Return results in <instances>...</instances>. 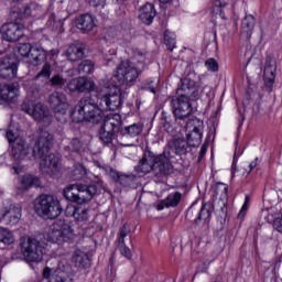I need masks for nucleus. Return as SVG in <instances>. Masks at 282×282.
Wrapping results in <instances>:
<instances>
[{
    "instance_id": "nucleus-55",
    "label": "nucleus",
    "mask_w": 282,
    "mask_h": 282,
    "mask_svg": "<svg viewBox=\"0 0 282 282\" xmlns=\"http://www.w3.org/2000/svg\"><path fill=\"white\" fill-rule=\"evenodd\" d=\"M147 91H150L151 94H156L158 89L156 86L153 84V80H150L144 87Z\"/></svg>"
},
{
    "instance_id": "nucleus-56",
    "label": "nucleus",
    "mask_w": 282,
    "mask_h": 282,
    "mask_svg": "<svg viewBox=\"0 0 282 282\" xmlns=\"http://www.w3.org/2000/svg\"><path fill=\"white\" fill-rule=\"evenodd\" d=\"M197 213H199V210L195 209V205H192L188 210H187V214H186V217H189V219H194L197 217Z\"/></svg>"
},
{
    "instance_id": "nucleus-49",
    "label": "nucleus",
    "mask_w": 282,
    "mask_h": 282,
    "mask_svg": "<svg viewBox=\"0 0 282 282\" xmlns=\"http://www.w3.org/2000/svg\"><path fill=\"white\" fill-rule=\"evenodd\" d=\"M205 67L207 72H219V63H217V59L210 57L205 62Z\"/></svg>"
},
{
    "instance_id": "nucleus-52",
    "label": "nucleus",
    "mask_w": 282,
    "mask_h": 282,
    "mask_svg": "<svg viewBox=\"0 0 282 282\" xmlns=\"http://www.w3.org/2000/svg\"><path fill=\"white\" fill-rule=\"evenodd\" d=\"M250 206V196H246L245 198V203L238 214V217H243L246 215V213L248 212V207Z\"/></svg>"
},
{
    "instance_id": "nucleus-34",
    "label": "nucleus",
    "mask_w": 282,
    "mask_h": 282,
    "mask_svg": "<svg viewBox=\"0 0 282 282\" xmlns=\"http://www.w3.org/2000/svg\"><path fill=\"white\" fill-rule=\"evenodd\" d=\"M66 56L72 63H75V61H80V58L85 56V48L78 45H70L67 50Z\"/></svg>"
},
{
    "instance_id": "nucleus-28",
    "label": "nucleus",
    "mask_w": 282,
    "mask_h": 282,
    "mask_svg": "<svg viewBox=\"0 0 282 282\" xmlns=\"http://www.w3.org/2000/svg\"><path fill=\"white\" fill-rule=\"evenodd\" d=\"M213 213H215V205L212 202L203 203L198 213H196V217L194 218L195 224H199V221L210 224Z\"/></svg>"
},
{
    "instance_id": "nucleus-26",
    "label": "nucleus",
    "mask_w": 282,
    "mask_h": 282,
    "mask_svg": "<svg viewBox=\"0 0 282 282\" xmlns=\"http://www.w3.org/2000/svg\"><path fill=\"white\" fill-rule=\"evenodd\" d=\"M274 78H276V62L272 57H268L263 70L264 85L272 87Z\"/></svg>"
},
{
    "instance_id": "nucleus-17",
    "label": "nucleus",
    "mask_w": 282,
    "mask_h": 282,
    "mask_svg": "<svg viewBox=\"0 0 282 282\" xmlns=\"http://www.w3.org/2000/svg\"><path fill=\"white\" fill-rule=\"evenodd\" d=\"M19 72V62L14 57H2L0 58V78L3 80H12L17 78Z\"/></svg>"
},
{
    "instance_id": "nucleus-36",
    "label": "nucleus",
    "mask_w": 282,
    "mask_h": 282,
    "mask_svg": "<svg viewBox=\"0 0 282 282\" xmlns=\"http://www.w3.org/2000/svg\"><path fill=\"white\" fill-rule=\"evenodd\" d=\"M87 175V169L83 164H76L70 172V180H73V182H80V180H85Z\"/></svg>"
},
{
    "instance_id": "nucleus-64",
    "label": "nucleus",
    "mask_w": 282,
    "mask_h": 282,
    "mask_svg": "<svg viewBox=\"0 0 282 282\" xmlns=\"http://www.w3.org/2000/svg\"><path fill=\"white\" fill-rule=\"evenodd\" d=\"M243 120H245V119L242 118V121L240 122V124H243Z\"/></svg>"
},
{
    "instance_id": "nucleus-59",
    "label": "nucleus",
    "mask_w": 282,
    "mask_h": 282,
    "mask_svg": "<svg viewBox=\"0 0 282 282\" xmlns=\"http://www.w3.org/2000/svg\"><path fill=\"white\" fill-rule=\"evenodd\" d=\"M207 151H208V148L206 147V144H203L202 148H200L198 162H202V158H204V155H206Z\"/></svg>"
},
{
    "instance_id": "nucleus-47",
    "label": "nucleus",
    "mask_w": 282,
    "mask_h": 282,
    "mask_svg": "<svg viewBox=\"0 0 282 282\" xmlns=\"http://www.w3.org/2000/svg\"><path fill=\"white\" fill-rule=\"evenodd\" d=\"M19 96V83L11 84V90H9L8 99L4 102H15Z\"/></svg>"
},
{
    "instance_id": "nucleus-58",
    "label": "nucleus",
    "mask_w": 282,
    "mask_h": 282,
    "mask_svg": "<svg viewBox=\"0 0 282 282\" xmlns=\"http://www.w3.org/2000/svg\"><path fill=\"white\" fill-rule=\"evenodd\" d=\"M163 129L164 131H166V133H171V131H173V126L171 124V122L164 120Z\"/></svg>"
},
{
    "instance_id": "nucleus-30",
    "label": "nucleus",
    "mask_w": 282,
    "mask_h": 282,
    "mask_svg": "<svg viewBox=\"0 0 282 282\" xmlns=\"http://www.w3.org/2000/svg\"><path fill=\"white\" fill-rule=\"evenodd\" d=\"M76 26L82 32H91L96 28V20L91 14L85 13L76 19Z\"/></svg>"
},
{
    "instance_id": "nucleus-50",
    "label": "nucleus",
    "mask_w": 282,
    "mask_h": 282,
    "mask_svg": "<svg viewBox=\"0 0 282 282\" xmlns=\"http://www.w3.org/2000/svg\"><path fill=\"white\" fill-rule=\"evenodd\" d=\"M12 89V84H9V85H3L1 88H0V98L1 100H7L9 97V94H10V90Z\"/></svg>"
},
{
    "instance_id": "nucleus-41",
    "label": "nucleus",
    "mask_w": 282,
    "mask_h": 282,
    "mask_svg": "<svg viewBox=\"0 0 282 282\" xmlns=\"http://www.w3.org/2000/svg\"><path fill=\"white\" fill-rule=\"evenodd\" d=\"M14 241H17L14 234H12L8 228L0 227V243H4V246H12Z\"/></svg>"
},
{
    "instance_id": "nucleus-22",
    "label": "nucleus",
    "mask_w": 282,
    "mask_h": 282,
    "mask_svg": "<svg viewBox=\"0 0 282 282\" xmlns=\"http://www.w3.org/2000/svg\"><path fill=\"white\" fill-rule=\"evenodd\" d=\"M21 109L24 111V113L32 116V118H34V120L37 122H41L43 118H47V111L45 110V106L43 104L34 105L30 101H24L21 105Z\"/></svg>"
},
{
    "instance_id": "nucleus-33",
    "label": "nucleus",
    "mask_w": 282,
    "mask_h": 282,
    "mask_svg": "<svg viewBox=\"0 0 282 282\" xmlns=\"http://www.w3.org/2000/svg\"><path fill=\"white\" fill-rule=\"evenodd\" d=\"M213 14H216V17H220L223 21H227L228 18L226 17V14H228V2H221V0H214Z\"/></svg>"
},
{
    "instance_id": "nucleus-14",
    "label": "nucleus",
    "mask_w": 282,
    "mask_h": 282,
    "mask_svg": "<svg viewBox=\"0 0 282 282\" xmlns=\"http://www.w3.org/2000/svg\"><path fill=\"white\" fill-rule=\"evenodd\" d=\"M171 105L176 120H187V118H191V113H193L191 99L178 95V97L172 98Z\"/></svg>"
},
{
    "instance_id": "nucleus-7",
    "label": "nucleus",
    "mask_w": 282,
    "mask_h": 282,
    "mask_svg": "<svg viewBox=\"0 0 282 282\" xmlns=\"http://www.w3.org/2000/svg\"><path fill=\"white\" fill-rule=\"evenodd\" d=\"M35 212L45 219H56L63 213V207L54 195L41 194L35 204Z\"/></svg>"
},
{
    "instance_id": "nucleus-5",
    "label": "nucleus",
    "mask_w": 282,
    "mask_h": 282,
    "mask_svg": "<svg viewBox=\"0 0 282 282\" xmlns=\"http://www.w3.org/2000/svg\"><path fill=\"white\" fill-rule=\"evenodd\" d=\"M20 250L26 263H41L47 250V242L39 237H23L20 240Z\"/></svg>"
},
{
    "instance_id": "nucleus-16",
    "label": "nucleus",
    "mask_w": 282,
    "mask_h": 282,
    "mask_svg": "<svg viewBox=\"0 0 282 282\" xmlns=\"http://www.w3.org/2000/svg\"><path fill=\"white\" fill-rule=\"evenodd\" d=\"M99 102L104 111H117V109H120L122 107V93L120 88L113 87V90L104 95Z\"/></svg>"
},
{
    "instance_id": "nucleus-37",
    "label": "nucleus",
    "mask_w": 282,
    "mask_h": 282,
    "mask_svg": "<svg viewBox=\"0 0 282 282\" xmlns=\"http://www.w3.org/2000/svg\"><path fill=\"white\" fill-rule=\"evenodd\" d=\"M165 206L166 208H177L180 206V202H182V193L174 192L170 193L165 198Z\"/></svg>"
},
{
    "instance_id": "nucleus-54",
    "label": "nucleus",
    "mask_w": 282,
    "mask_h": 282,
    "mask_svg": "<svg viewBox=\"0 0 282 282\" xmlns=\"http://www.w3.org/2000/svg\"><path fill=\"white\" fill-rule=\"evenodd\" d=\"M218 217H220V219H224V221H226V217H228V205H226V203H223V206L218 212Z\"/></svg>"
},
{
    "instance_id": "nucleus-6",
    "label": "nucleus",
    "mask_w": 282,
    "mask_h": 282,
    "mask_svg": "<svg viewBox=\"0 0 282 282\" xmlns=\"http://www.w3.org/2000/svg\"><path fill=\"white\" fill-rule=\"evenodd\" d=\"M98 186H102V183L97 182V185L70 184L64 188L63 196L67 202L82 205L94 199V195L98 193Z\"/></svg>"
},
{
    "instance_id": "nucleus-46",
    "label": "nucleus",
    "mask_w": 282,
    "mask_h": 282,
    "mask_svg": "<svg viewBox=\"0 0 282 282\" xmlns=\"http://www.w3.org/2000/svg\"><path fill=\"white\" fill-rule=\"evenodd\" d=\"M48 83L51 87H64V85L67 83V79L62 77L61 74H56L52 77H50Z\"/></svg>"
},
{
    "instance_id": "nucleus-8",
    "label": "nucleus",
    "mask_w": 282,
    "mask_h": 282,
    "mask_svg": "<svg viewBox=\"0 0 282 282\" xmlns=\"http://www.w3.org/2000/svg\"><path fill=\"white\" fill-rule=\"evenodd\" d=\"M102 122L99 130V139L104 144H111L115 138L118 140V133L120 132V127H122V117L120 115L107 116Z\"/></svg>"
},
{
    "instance_id": "nucleus-60",
    "label": "nucleus",
    "mask_w": 282,
    "mask_h": 282,
    "mask_svg": "<svg viewBox=\"0 0 282 282\" xmlns=\"http://www.w3.org/2000/svg\"><path fill=\"white\" fill-rule=\"evenodd\" d=\"M166 208V203L164 199L160 200L156 205V210H164Z\"/></svg>"
},
{
    "instance_id": "nucleus-24",
    "label": "nucleus",
    "mask_w": 282,
    "mask_h": 282,
    "mask_svg": "<svg viewBox=\"0 0 282 282\" xmlns=\"http://www.w3.org/2000/svg\"><path fill=\"white\" fill-rule=\"evenodd\" d=\"M130 232L131 227L129 224L124 223L119 229V234L117 236V247L120 250L122 257H126L127 259H131V249H129V247H127L124 243V238H127Z\"/></svg>"
},
{
    "instance_id": "nucleus-31",
    "label": "nucleus",
    "mask_w": 282,
    "mask_h": 282,
    "mask_svg": "<svg viewBox=\"0 0 282 282\" xmlns=\"http://www.w3.org/2000/svg\"><path fill=\"white\" fill-rule=\"evenodd\" d=\"M34 4H25L22 9L20 8H12L11 9V17L14 21H21L22 19H28V17H32V7Z\"/></svg>"
},
{
    "instance_id": "nucleus-2",
    "label": "nucleus",
    "mask_w": 282,
    "mask_h": 282,
    "mask_svg": "<svg viewBox=\"0 0 282 282\" xmlns=\"http://www.w3.org/2000/svg\"><path fill=\"white\" fill-rule=\"evenodd\" d=\"M134 171L141 175L153 173L155 177H166L173 173V164L164 153L155 154L152 151H147L134 166Z\"/></svg>"
},
{
    "instance_id": "nucleus-48",
    "label": "nucleus",
    "mask_w": 282,
    "mask_h": 282,
    "mask_svg": "<svg viewBox=\"0 0 282 282\" xmlns=\"http://www.w3.org/2000/svg\"><path fill=\"white\" fill-rule=\"evenodd\" d=\"M32 45L30 43H22L18 46V54L22 57L30 58Z\"/></svg>"
},
{
    "instance_id": "nucleus-25",
    "label": "nucleus",
    "mask_w": 282,
    "mask_h": 282,
    "mask_svg": "<svg viewBox=\"0 0 282 282\" xmlns=\"http://www.w3.org/2000/svg\"><path fill=\"white\" fill-rule=\"evenodd\" d=\"M110 177H112L115 182H118L120 186H123V188H133L135 186V181L138 180L135 174H124L115 170L110 171Z\"/></svg>"
},
{
    "instance_id": "nucleus-57",
    "label": "nucleus",
    "mask_w": 282,
    "mask_h": 282,
    "mask_svg": "<svg viewBox=\"0 0 282 282\" xmlns=\"http://www.w3.org/2000/svg\"><path fill=\"white\" fill-rule=\"evenodd\" d=\"M259 161V158H256L248 166L247 173H252L254 169H257V162Z\"/></svg>"
},
{
    "instance_id": "nucleus-12",
    "label": "nucleus",
    "mask_w": 282,
    "mask_h": 282,
    "mask_svg": "<svg viewBox=\"0 0 282 282\" xmlns=\"http://www.w3.org/2000/svg\"><path fill=\"white\" fill-rule=\"evenodd\" d=\"M185 127L189 133L186 134L188 147H199L202 144V138L204 137V121L197 117H192L186 121Z\"/></svg>"
},
{
    "instance_id": "nucleus-4",
    "label": "nucleus",
    "mask_w": 282,
    "mask_h": 282,
    "mask_svg": "<svg viewBox=\"0 0 282 282\" xmlns=\"http://www.w3.org/2000/svg\"><path fill=\"white\" fill-rule=\"evenodd\" d=\"M72 117L74 122H91L93 124H100L107 118L100 101L96 102L91 97L82 98L75 106Z\"/></svg>"
},
{
    "instance_id": "nucleus-62",
    "label": "nucleus",
    "mask_w": 282,
    "mask_h": 282,
    "mask_svg": "<svg viewBox=\"0 0 282 282\" xmlns=\"http://www.w3.org/2000/svg\"><path fill=\"white\" fill-rule=\"evenodd\" d=\"M15 175H19V167H13Z\"/></svg>"
},
{
    "instance_id": "nucleus-10",
    "label": "nucleus",
    "mask_w": 282,
    "mask_h": 282,
    "mask_svg": "<svg viewBox=\"0 0 282 282\" xmlns=\"http://www.w3.org/2000/svg\"><path fill=\"white\" fill-rule=\"evenodd\" d=\"M206 87L196 84L191 78H184L181 80V85L176 89L177 96H181L187 100H199Z\"/></svg>"
},
{
    "instance_id": "nucleus-39",
    "label": "nucleus",
    "mask_w": 282,
    "mask_h": 282,
    "mask_svg": "<svg viewBox=\"0 0 282 282\" xmlns=\"http://www.w3.org/2000/svg\"><path fill=\"white\" fill-rule=\"evenodd\" d=\"M212 191L215 197H220V199L228 198V185L226 183L218 182L212 186Z\"/></svg>"
},
{
    "instance_id": "nucleus-20",
    "label": "nucleus",
    "mask_w": 282,
    "mask_h": 282,
    "mask_svg": "<svg viewBox=\"0 0 282 282\" xmlns=\"http://www.w3.org/2000/svg\"><path fill=\"white\" fill-rule=\"evenodd\" d=\"M9 148L11 150L10 155L15 162H23L30 155V145L25 139H17Z\"/></svg>"
},
{
    "instance_id": "nucleus-18",
    "label": "nucleus",
    "mask_w": 282,
    "mask_h": 282,
    "mask_svg": "<svg viewBox=\"0 0 282 282\" xmlns=\"http://www.w3.org/2000/svg\"><path fill=\"white\" fill-rule=\"evenodd\" d=\"M67 89L77 94H91L96 91V83L87 77L73 78L68 82Z\"/></svg>"
},
{
    "instance_id": "nucleus-9",
    "label": "nucleus",
    "mask_w": 282,
    "mask_h": 282,
    "mask_svg": "<svg viewBox=\"0 0 282 282\" xmlns=\"http://www.w3.org/2000/svg\"><path fill=\"white\" fill-rule=\"evenodd\" d=\"M47 239L52 243H58V246H63V243H67L74 239V230H72V226H69V224L59 219L51 226Z\"/></svg>"
},
{
    "instance_id": "nucleus-27",
    "label": "nucleus",
    "mask_w": 282,
    "mask_h": 282,
    "mask_svg": "<svg viewBox=\"0 0 282 282\" xmlns=\"http://www.w3.org/2000/svg\"><path fill=\"white\" fill-rule=\"evenodd\" d=\"M254 25H257V19L252 14H246L241 22L240 34L242 39L250 41L252 39V32H254Z\"/></svg>"
},
{
    "instance_id": "nucleus-19",
    "label": "nucleus",
    "mask_w": 282,
    "mask_h": 282,
    "mask_svg": "<svg viewBox=\"0 0 282 282\" xmlns=\"http://www.w3.org/2000/svg\"><path fill=\"white\" fill-rule=\"evenodd\" d=\"M48 105L55 113H62V116H65L69 107V104L67 102V95L56 90L53 91L48 96Z\"/></svg>"
},
{
    "instance_id": "nucleus-13",
    "label": "nucleus",
    "mask_w": 282,
    "mask_h": 282,
    "mask_svg": "<svg viewBox=\"0 0 282 282\" xmlns=\"http://www.w3.org/2000/svg\"><path fill=\"white\" fill-rule=\"evenodd\" d=\"M42 276L43 279H52L55 282L74 281V279H72V267L62 263H59L56 269L45 267Z\"/></svg>"
},
{
    "instance_id": "nucleus-61",
    "label": "nucleus",
    "mask_w": 282,
    "mask_h": 282,
    "mask_svg": "<svg viewBox=\"0 0 282 282\" xmlns=\"http://www.w3.org/2000/svg\"><path fill=\"white\" fill-rule=\"evenodd\" d=\"M161 3H169V4H171L172 3V6H174V8H177V6H180V2H175V3H173V0H159Z\"/></svg>"
},
{
    "instance_id": "nucleus-38",
    "label": "nucleus",
    "mask_w": 282,
    "mask_h": 282,
    "mask_svg": "<svg viewBox=\"0 0 282 282\" xmlns=\"http://www.w3.org/2000/svg\"><path fill=\"white\" fill-rule=\"evenodd\" d=\"M21 186L23 191H28L29 188H32V186H41V180L31 174H26L21 180Z\"/></svg>"
},
{
    "instance_id": "nucleus-35",
    "label": "nucleus",
    "mask_w": 282,
    "mask_h": 282,
    "mask_svg": "<svg viewBox=\"0 0 282 282\" xmlns=\"http://www.w3.org/2000/svg\"><path fill=\"white\" fill-rule=\"evenodd\" d=\"M73 263L75 268H89V256L83 251H75Z\"/></svg>"
},
{
    "instance_id": "nucleus-53",
    "label": "nucleus",
    "mask_w": 282,
    "mask_h": 282,
    "mask_svg": "<svg viewBox=\"0 0 282 282\" xmlns=\"http://www.w3.org/2000/svg\"><path fill=\"white\" fill-rule=\"evenodd\" d=\"M89 6L93 8H105L107 0H88Z\"/></svg>"
},
{
    "instance_id": "nucleus-45",
    "label": "nucleus",
    "mask_w": 282,
    "mask_h": 282,
    "mask_svg": "<svg viewBox=\"0 0 282 282\" xmlns=\"http://www.w3.org/2000/svg\"><path fill=\"white\" fill-rule=\"evenodd\" d=\"M164 43H165L167 50H170V52H173V50H175L176 43H177L175 40V33L165 31L164 32Z\"/></svg>"
},
{
    "instance_id": "nucleus-51",
    "label": "nucleus",
    "mask_w": 282,
    "mask_h": 282,
    "mask_svg": "<svg viewBox=\"0 0 282 282\" xmlns=\"http://www.w3.org/2000/svg\"><path fill=\"white\" fill-rule=\"evenodd\" d=\"M6 138L9 142V147H11V144H13L15 140H22L23 139V138L17 137V134L12 130H7Z\"/></svg>"
},
{
    "instance_id": "nucleus-1",
    "label": "nucleus",
    "mask_w": 282,
    "mask_h": 282,
    "mask_svg": "<svg viewBox=\"0 0 282 282\" xmlns=\"http://www.w3.org/2000/svg\"><path fill=\"white\" fill-rule=\"evenodd\" d=\"M52 140H54V137L50 132L44 131L33 147V158L41 160L40 170L46 175H56L59 170L61 159L56 154L50 153Z\"/></svg>"
},
{
    "instance_id": "nucleus-11",
    "label": "nucleus",
    "mask_w": 282,
    "mask_h": 282,
    "mask_svg": "<svg viewBox=\"0 0 282 282\" xmlns=\"http://www.w3.org/2000/svg\"><path fill=\"white\" fill-rule=\"evenodd\" d=\"M142 131H144V123L142 122H137L124 127H122L121 123L119 127V132L117 133V142L121 147H133V144L130 143L131 140H133V138H138Z\"/></svg>"
},
{
    "instance_id": "nucleus-29",
    "label": "nucleus",
    "mask_w": 282,
    "mask_h": 282,
    "mask_svg": "<svg viewBox=\"0 0 282 282\" xmlns=\"http://www.w3.org/2000/svg\"><path fill=\"white\" fill-rule=\"evenodd\" d=\"M155 15H156L155 6H153V3H145L140 9L139 19L145 25H151L153 23V20L155 19Z\"/></svg>"
},
{
    "instance_id": "nucleus-42",
    "label": "nucleus",
    "mask_w": 282,
    "mask_h": 282,
    "mask_svg": "<svg viewBox=\"0 0 282 282\" xmlns=\"http://www.w3.org/2000/svg\"><path fill=\"white\" fill-rule=\"evenodd\" d=\"M52 77V64L45 63L42 69L36 74L35 80H50Z\"/></svg>"
},
{
    "instance_id": "nucleus-63",
    "label": "nucleus",
    "mask_w": 282,
    "mask_h": 282,
    "mask_svg": "<svg viewBox=\"0 0 282 282\" xmlns=\"http://www.w3.org/2000/svg\"><path fill=\"white\" fill-rule=\"evenodd\" d=\"M22 0H11L12 3H19Z\"/></svg>"
},
{
    "instance_id": "nucleus-3",
    "label": "nucleus",
    "mask_w": 282,
    "mask_h": 282,
    "mask_svg": "<svg viewBox=\"0 0 282 282\" xmlns=\"http://www.w3.org/2000/svg\"><path fill=\"white\" fill-rule=\"evenodd\" d=\"M147 57L144 53L140 51H135L134 55L131 59L122 61L118 67L115 78L118 80L119 85H123L126 87H133L138 78H140V74L144 72V67Z\"/></svg>"
},
{
    "instance_id": "nucleus-43",
    "label": "nucleus",
    "mask_w": 282,
    "mask_h": 282,
    "mask_svg": "<svg viewBox=\"0 0 282 282\" xmlns=\"http://www.w3.org/2000/svg\"><path fill=\"white\" fill-rule=\"evenodd\" d=\"M67 151H70L72 153H80L83 149H85V143L78 139L74 138L70 140L69 144L66 147Z\"/></svg>"
},
{
    "instance_id": "nucleus-32",
    "label": "nucleus",
    "mask_w": 282,
    "mask_h": 282,
    "mask_svg": "<svg viewBox=\"0 0 282 282\" xmlns=\"http://www.w3.org/2000/svg\"><path fill=\"white\" fill-rule=\"evenodd\" d=\"M29 58L32 65L39 66L45 61V58H47V53H45V50L43 48L32 47Z\"/></svg>"
},
{
    "instance_id": "nucleus-21",
    "label": "nucleus",
    "mask_w": 282,
    "mask_h": 282,
    "mask_svg": "<svg viewBox=\"0 0 282 282\" xmlns=\"http://www.w3.org/2000/svg\"><path fill=\"white\" fill-rule=\"evenodd\" d=\"M21 221V207L10 205L2 209L0 224L3 226H17Z\"/></svg>"
},
{
    "instance_id": "nucleus-44",
    "label": "nucleus",
    "mask_w": 282,
    "mask_h": 282,
    "mask_svg": "<svg viewBox=\"0 0 282 282\" xmlns=\"http://www.w3.org/2000/svg\"><path fill=\"white\" fill-rule=\"evenodd\" d=\"M174 151L176 153V155H186V153L188 152V141H184V140H175L174 141Z\"/></svg>"
},
{
    "instance_id": "nucleus-15",
    "label": "nucleus",
    "mask_w": 282,
    "mask_h": 282,
    "mask_svg": "<svg viewBox=\"0 0 282 282\" xmlns=\"http://www.w3.org/2000/svg\"><path fill=\"white\" fill-rule=\"evenodd\" d=\"M2 41L8 43H17L23 39V25L17 22L4 23L0 26Z\"/></svg>"
},
{
    "instance_id": "nucleus-23",
    "label": "nucleus",
    "mask_w": 282,
    "mask_h": 282,
    "mask_svg": "<svg viewBox=\"0 0 282 282\" xmlns=\"http://www.w3.org/2000/svg\"><path fill=\"white\" fill-rule=\"evenodd\" d=\"M67 217H73L77 224L89 221V209L83 205H70L66 208Z\"/></svg>"
},
{
    "instance_id": "nucleus-40",
    "label": "nucleus",
    "mask_w": 282,
    "mask_h": 282,
    "mask_svg": "<svg viewBox=\"0 0 282 282\" xmlns=\"http://www.w3.org/2000/svg\"><path fill=\"white\" fill-rule=\"evenodd\" d=\"M96 69V63L91 59H84L78 65V74L87 76Z\"/></svg>"
}]
</instances>
